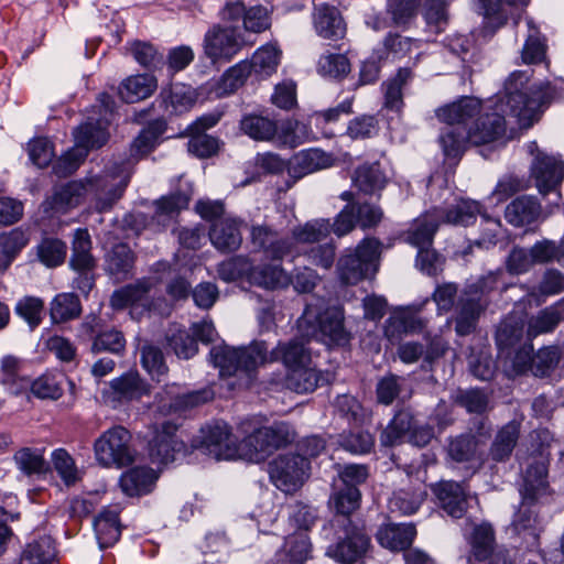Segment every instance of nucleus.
<instances>
[{"label":"nucleus","mask_w":564,"mask_h":564,"mask_svg":"<svg viewBox=\"0 0 564 564\" xmlns=\"http://www.w3.org/2000/svg\"><path fill=\"white\" fill-rule=\"evenodd\" d=\"M529 35L522 50V61L525 64L540 63L545 57L546 45L539 36V32L531 19L527 20Z\"/></svg>","instance_id":"052dcab7"},{"label":"nucleus","mask_w":564,"mask_h":564,"mask_svg":"<svg viewBox=\"0 0 564 564\" xmlns=\"http://www.w3.org/2000/svg\"><path fill=\"white\" fill-rule=\"evenodd\" d=\"M161 98L166 109L173 113L189 110L196 99L194 89L183 84L171 85L170 88L163 89Z\"/></svg>","instance_id":"a19ab883"},{"label":"nucleus","mask_w":564,"mask_h":564,"mask_svg":"<svg viewBox=\"0 0 564 564\" xmlns=\"http://www.w3.org/2000/svg\"><path fill=\"white\" fill-rule=\"evenodd\" d=\"M524 318L518 313H511L499 325L496 341L499 348V357L510 359L523 345H520L523 337Z\"/></svg>","instance_id":"aec40b11"},{"label":"nucleus","mask_w":564,"mask_h":564,"mask_svg":"<svg viewBox=\"0 0 564 564\" xmlns=\"http://www.w3.org/2000/svg\"><path fill=\"white\" fill-rule=\"evenodd\" d=\"M66 251L65 242L56 238H45L37 246V257L46 267L62 264L65 260Z\"/></svg>","instance_id":"bf43d9fd"},{"label":"nucleus","mask_w":564,"mask_h":564,"mask_svg":"<svg viewBox=\"0 0 564 564\" xmlns=\"http://www.w3.org/2000/svg\"><path fill=\"white\" fill-rule=\"evenodd\" d=\"M134 263V256L129 246L116 245L107 258V270L117 279L127 275Z\"/></svg>","instance_id":"8fccbe9b"},{"label":"nucleus","mask_w":564,"mask_h":564,"mask_svg":"<svg viewBox=\"0 0 564 564\" xmlns=\"http://www.w3.org/2000/svg\"><path fill=\"white\" fill-rule=\"evenodd\" d=\"M379 253V240L364 239L355 250H349L339 259L337 270L340 280L346 284H357L373 275L378 270Z\"/></svg>","instance_id":"6e6552de"},{"label":"nucleus","mask_w":564,"mask_h":564,"mask_svg":"<svg viewBox=\"0 0 564 564\" xmlns=\"http://www.w3.org/2000/svg\"><path fill=\"white\" fill-rule=\"evenodd\" d=\"M54 557L53 540L50 536H42L28 544L22 553L20 564H52Z\"/></svg>","instance_id":"49530a36"},{"label":"nucleus","mask_w":564,"mask_h":564,"mask_svg":"<svg viewBox=\"0 0 564 564\" xmlns=\"http://www.w3.org/2000/svg\"><path fill=\"white\" fill-rule=\"evenodd\" d=\"M246 45L238 28L214 24L203 39L205 56L213 63H229Z\"/></svg>","instance_id":"9b49d317"},{"label":"nucleus","mask_w":564,"mask_h":564,"mask_svg":"<svg viewBox=\"0 0 564 564\" xmlns=\"http://www.w3.org/2000/svg\"><path fill=\"white\" fill-rule=\"evenodd\" d=\"M434 492L440 500L442 508L453 518L459 519L466 510L465 488L455 481H443L438 484Z\"/></svg>","instance_id":"cd10ccee"},{"label":"nucleus","mask_w":564,"mask_h":564,"mask_svg":"<svg viewBox=\"0 0 564 564\" xmlns=\"http://www.w3.org/2000/svg\"><path fill=\"white\" fill-rule=\"evenodd\" d=\"M324 310V301L307 303L302 316L297 321V327L302 336L313 338L322 336L330 343L344 345L349 335L344 327V313L339 307Z\"/></svg>","instance_id":"0eeeda50"},{"label":"nucleus","mask_w":564,"mask_h":564,"mask_svg":"<svg viewBox=\"0 0 564 564\" xmlns=\"http://www.w3.org/2000/svg\"><path fill=\"white\" fill-rule=\"evenodd\" d=\"M251 73L248 61L239 62L230 67L218 80L209 82V93L216 98H221L240 88Z\"/></svg>","instance_id":"c85d7f7f"},{"label":"nucleus","mask_w":564,"mask_h":564,"mask_svg":"<svg viewBox=\"0 0 564 564\" xmlns=\"http://www.w3.org/2000/svg\"><path fill=\"white\" fill-rule=\"evenodd\" d=\"M14 312L28 324L30 329L33 330L40 326L43 321L44 301L37 296H23L17 302Z\"/></svg>","instance_id":"09e8293b"},{"label":"nucleus","mask_w":564,"mask_h":564,"mask_svg":"<svg viewBox=\"0 0 564 564\" xmlns=\"http://www.w3.org/2000/svg\"><path fill=\"white\" fill-rule=\"evenodd\" d=\"M354 185L365 194H375L381 191L387 183V177L382 173L379 163L362 164L352 175Z\"/></svg>","instance_id":"58836bf2"},{"label":"nucleus","mask_w":564,"mask_h":564,"mask_svg":"<svg viewBox=\"0 0 564 564\" xmlns=\"http://www.w3.org/2000/svg\"><path fill=\"white\" fill-rule=\"evenodd\" d=\"M96 462L107 468H121L132 464L134 451L131 434L122 426L105 431L94 443Z\"/></svg>","instance_id":"9d476101"},{"label":"nucleus","mask_w":564,"mask_h":564,"mask_svg":"<svg viewBox=\"0 0 564 564\" xmlns=\"http://www.w3.org/2000/svg\"><path fill=\"white\" fill-rule=\"evenodd\" d=\"M281 52L274 45H264L256 51L249 65L251 72L260 76H269L275 72L280 63Z\"/></svg>","instance_id":"3c124183"},{"label":"nucleus","mask_w":564,"mask_h":564,"mask_svg":"<svg viewBox=\"0 0 564 564\" xmlns=\"http://www.w3.org/2000/svg\"><path fill=\"white\" fill-rule=\"evenodd\" d=\"M50 313L54 323H64L78 317L82 305L74 293H59L51 302Z\"/></svg>","instance_id":"79ce46f5"},{"label":"nucleus","mask_w":564,"mask_h":564,"mask_svg":"<svg viewBox=\"0 0 564 564\" xmlns=\"http://www.w3.org/2000/svg\"><path fill=\"white\" fill-rule=\"evenodd\" d=\"M479 443L474 436H460L453 440L448 446L449 456L456 462H481L478 452Z\"/></svg>","instance_id":"13d9d810"},{"label":"nucleus","mask_w":564,"mask_h":564,"mask_svg":"<svg viewBox=\"0 0 564 564\" xmlns=\"http://www.w3.org/2000/svg\"><path fill=\"white\" fill-rule=\"evenodd\" d=\"M532 350V345L528 343L516 351L511 358V375L531 372L535 377H546L556 368L562 357L561 349L556 346L543 347L534 355Z\"/></svg>","instance_id":"ddd939ff"},{"label":"nucleus","mask_w":564,"mask_h":564,"mask_svg":"<svg viewBox=\"0 0 564 564\" xmlns=\"http://www.w3.org/2000/svg\"><path fill=\"white\" fill-rule=\"evenodd\" d=\"M494 530L489 524H480L474 529L470 544L471 552L478 561H484L494 552Z\"/></svg>","instance_id":"4d7b16f0"},{"label":"nucleus","mask_w":564,"mask_h":564,"mask_svg":"<svg viewBox=\"0 0 564 564\" xmlns=\"http://www.w3.org/2000/svg\"><path fill=\"white\" fill-rule=\"evenodd\" d=\"M311 552L306 533L296 532L286 538L283 550L279 553V564H304Z\"/></svg>","instance_id":"ea45409f"},{"label":"nucleus","mask_w":564,"mask_h":564,"mask_svg":"<svg viewBox=\"0 0 564 564\" xmlns=\"http://www.w3.org/2000/svg\"><path fill=\"white\" fill-rule=\"evenodd\" d=\"M335 161L336 159L330 153L321 149H310L294 156L290 173L300 178L315 171L330 167L335 164Z\"/></svg>","instance_id":"bb28decb"},{"label":"nucleus","mask_w":564,"mask_h":564,"mask_svg":"<svg viewBox=\"0 0 564 564\" xmlns=\"http://www.w3.org/2000/svg\"><path fill=\"white\" fill-rule=\"evenodd\" d=\"M293 440L294 432L286 423L262 426L241 442V458L251 462L263 460Z\"/></svg>","instance_id":"1a4fd4ad"},{"label":"nucleus","mask_w":564,"mask_h":564,"mask_svg":"<svg viewBox=\"0 0 564 564\" xmlns=\"http://www.w3.org/2000/svg\"><path fill=\"white\" fill-rule=\"evenodd\" d=\"M158 475L147 467L132 468L120 477L119 485L122 492L129 497H138L150 492Z\"/></svg>","instance_id":"c756f323"},{"label":"nucleus","mask_w":564,"mask_h":564,"mask_svg":"<svg viewBox=\"0 0 564 564\" xmlns=\"http://www.w3.org/2000/svg\"><path fill=\"white\" fill-rule=\"evenodd\" d=\"M487 302L481 297L468 296L465 293L460 296L457 315L455 318V330L458 335L465 336L473 333L477 326L480 314L485 311Z\"/></svg>","instance_id":"b1692460"},{"label":"nucleus","mask_w":564,"mask_h":564,"mask_svg":"<svg viewBox=\"0 0 564 564\" xmlns=\"http://www.w3.org/2000/svg\"><path fill=\"white\" fill-rule=\"evenodd\" d=\"M141 364L147 372L156 380H160L167 370L162 351L153 345L147 344L141 348Z\"/></svg>","instance_id":"69168bd1"},{"label":"nucleus","mask_w":564,"mask_h":564,"mask_svg":"<svg viewBox=\"0 0 564 564\" xmlns=\"http://www.w3.org/2000/svg\"><path fill=\"white\" fill-rule=\"evenodd\" d=\"M426 497V491L423 486H420L414 491L399 490L393 494L389 500V510L392 513L410 516L416 512L421 503Z\"/></svg>","instance_id":"a18cd8bd"},{"label":"nucleus","mask_w":564,"mask_h":564,"mask_svg":"<svg viewBox=\"0 0 564 564\" xmlns=\"http://www.w3.org/2000/svg\"><path fill=\"white\" fill-rule=\"evenodd\" d=\"M209 355L221 377L245 376L247 379L258 367L268 362L280 360L286 370L312 362L311 352L303 339L279 343L271 351L264 341H254L241 349L221 345L213 347Z\"/></svg>","instance_id":"f03ea898"},{"label":"nucleus","mask_w":564,"mask_h":564,"mask_svg":"<svg viewBox=\"0 0 564 564\" xmlns=\"http://www.w3.org/2000/svg\"><path fill=\"white\" fill-rule=\"evenodd\" d=\"M562 319V312L554 306L541 311L536 316L529 321L528 337L529 339L540 334L552 332Z\"/></svg>","instance_id":"6e6d98bb"},{"label":"nucleus","mask_w":564,"mask_h":564,"mask_svg":"<svg viewBox=\"0 0 564 564\" xmlns=\"http://www.w3.org/2000/svg\"><path fill=\"white\" fill-rule=\"evenodd\" d=\"M176 425L164 422L149 443V455L154 464L166 465L175 459V454L183 448V443L176 438Z\"/></svg>","instance_id":"6ab92c4d"},{"label":"nucleus","mask_w":564,"mask_h":564,"mask_svg":"<svg viewBox=\"0 0 564 564\" xmlns=\"http://www.w3.org/2000/svg\"><path fill=\"white\" fill-rule=\"evenodd\" d=\"M158 88V79L151 74H138L127 77L119 86L120 98L129 104L144 100Z\"/></svg>","instance_id":"a878e982"},{"label":"nucleus","mask_w":564,"mask_h":564,"mask_svg":"<svg viewBox=\"0 0 564 564\" xmlns=\"http://www.w3.org/2000/svg\"><path fill=\"white\" fill-rule=\"evenodd\" d=\"M94 529L101 549L113 545L121 534L118 512L116 510L102 511L95 519Z\"/></svg>","instance_id":"c9c22d12"},{"label":"nucleus","mask_w":564,"mask_h":564,"mask_svg":"<svg viewBox=\"0 0 564 564\" xmlns=\"http://www.w3.org/2000/svg\"><path fill=\"white\" fill-rule=\"evenodd\" d=\"M98 102L102 108L100 118H88V121L80 124L74 131L75 144L54 164L53 170L57 176H66L74 173L86 159L90 149L102 147L108 140L107 126L112 117L115 101L107 95L101 94Z\"/></svg>","instance_id":"20e7f679"},{"label":"nucleus","mask_w":564,"mask_h":564,"mask_svg":"<svg viewBox=\"0 0 564 564\" xmlns=\"http://www.w3.org/2000/svg\"><path fill=\"white\" fill-rule=\"evenodd\" d=\"M28 241L25 232L21 229H13L0 236V270L10 265Z\"/></svg>","instance_id":"de8ad7c7"},{"label":"nucleus","mask_w":564,"mask_h":564,"mask_svg":"<svg viewBox=\"0 0 564 564\" xmlns=\"http://www.w3.org/2000/svg\"><path fill=\"white\" fill-rule=\"evenodd\" d=\"M32 393L40 399H58L62 395V388L57 377L45 373L35 379L30 387Z\"/></svg>","instance_id":"338daca9"},{"label":"nucleus","mask_w":564,"mask_h":564,"mask_svg":"<svg viewBox=\"0 0 564 564\" xmlns=\"http://www.w3.org/2000/svg\"><path fill=\"white\" fill-rule=\"evenodd\" d=\"M118 169L117 164L90 178L73 181L55 188L53 195L44 202L45 210L66 213L83 203L90 194L95 199L98 212H105L122 197L131 177V164L124 163Z\"/></svg>","instance_id":"7ed1b4c3"},{"label":"nucleus","mask_w":564,"mask_h":564,"mask_svg":"<svg viewBox=\"0 0 564 564\" xmlns=\"http://www.w3.org/2000/svg\"><path fill=\"white\" fill-rule=\"evenodd\" d=\"M151 283L148 280H142L135 284L127 285L113 292L110 299V304L115 310H122L130 306L137 310L139 306L150 311L149 292Z\"/></svg>","instance_id":"5701e85b"},{"label":"nucleus","mask_w":564,"mask_h":564,"mask_svg":"<svg viewBox=\"0 0 564 564\" xmlns=\"http://www.w3.org/2000/svg\"><path fill=\"white\" fill-rule=\"evenodd\" d=\"M528 151L535 155L531 173L539 192L545 195L554 191L564 178V162L540 151L536 142H530Z\"/></svg>","instance_id":"4468645a"},{"label":"nucleus","mask_w":564,"mask_h":564,"mask_svg":"<svg viewBox=\"0 0 564 564\" xmlns=\"http://www.w3.org/2000/svg\"><path fill=\"white\" fill-rule=\"evenodd\" d=\"M21 360L13 355L0 359V381L14 395L25 392L30 387V380L21 375Z\"/></svg>","instance_id":"7c9ffc66"},{"label":"nucleus","mask_w":564,"mask_h":564,"mask_svg":"<svg viewBox=\"0 0 564 564\" xmlns=\"http://www.w3.org/2000/svg\"><path fill=\"white\" fill-rule=\"evenodd\" d=\"M252 265L246 257H234L221 262L218 267V274L226 282L246 278L249 281V273Z\"/></svg>","instance_id":"0e129e2a"},{"label":"nucleus","mask_w":564,"mask_h":564,"mask_svg":"<svg viewBox=\"0 0 564 564\" xmlns=\"http://www.w3.org/2000/svg\"><path fill=\"white\" fill-rule=\"evenodd\" d=\"M169 346L174 350L178 358L189 359L198 350L195 337L189 336L185 329L173 328L167 335Z\"/></svg>","instance_id":"e2e57ef3"},{"label":"nucleus","mask_w":564,"mask_h":564,"mask_svg":"<svg viewBox=\"0 0 564 564\" xmlns=\"http://www.w3.org/2000/svg\"><path fill=\"white\" fill-rule=\"evenodd\" d=\"M529 77L523 72L512 73L506 82V94L496 105L497 111L487 112L479 99L464 97L435 110V116L448 124L440 134V144L445 156L457 158L471 145H482L501 140L506 133L503 113L517 118L521 128L536 122L546 100L542 89H528Z\"/></svg>","instance_id":"f257e3e1"},{"label":"nucleus","mask_w":564,"mask_h":564,"mask_svg":"<svg viewBox=\"0 0 564 564\" xmlns=\"http://www.w3.org/2000/svg\"><path fill=\"white\" fill-rule=\"evenodd\" d=\"M333 375L318 370L313 362L286 370L284 386L296 393H310L329 383Z\"/></svg>","instance_id":"f3484780"},{"label":"nucleus","mask_w":564,"mask_h":564,"mask_svg":"<svg viewBox=\"0 0 564 564\" xmlns=\"http://www.w3.org/2000/svg\"><path fill=\"white\" fill-rule=\"evenodd\" d=\"M519 430V423L512 421L498 432L490 449L492 459L501 462L510 456L517 444Z\"/></svg>","instance_id":"37998d69"},{"label":"nucleus","mask_w":564,"mask_h":564,"mask_svg":"<svg viewBox=\"0 0 564 564\" xmlns=\"http://www.w3.org/2000/svg\"><path fill=\"white\" fill-rule=\"evenodd\" d=\"M209 238L216 249L223 252L235 251L242 242L240 223L230 218L220 219L213 224Z\"/></svg>","instance_id":"393cba45"},{"label":"nucleus","mask_w":564,"mask_h":564,"mask_svg":"<svg viewBox=\"0 0 564 564\" xmlns=\"http://www.w3.org/2000/svg\"><path fill=\"white\" fill-rule=\"evenodd\" d=\"M148 393V384L138 372L130 371L110 381L107 395L112 403H121L140 399Z\"/></svg>","instance_id":"4be33fe9"},{"label":"nucleus","mask_w":564,"mask_h":564,"mask_svg":"<svg viewBox=\"0 0 564 564\" xmlns=\"http://www.w3.org/2000/svg\"><path fill=\"white\" fill-rule=\"evenodd\" d=\"M480 205L475 200L460 199L446 212L434 209L416 218L405 234V240L420 249L431 247L440 220L451 225L468 226L476 220Z\"/></svg>","instance_id":"423d86ee"},{"label":"nucleus","mask_w":564,"mask_h":564,"mask_svg":"<svg viewBox=\"0 0 564 564\" xmlns=\"http://www.w3.org/2000/svg\"><path fill=\"white\" fill-rule=\"evenodd\" d=\"M520 494L522 502L513 520V527L519 534H528L532 539L531 544H534L539 538V530L535 527L536 516L529 510V507L546 500L551 495L547 481V459L544 456L533 458L528 464L522 476Z\"/></svg>","instance_id":"39448f33"},{"label":"nucleus","mask_w":564,"mask_h":564,"mask_svg":"<svg viewBox=\"0 0 564 564\" xmlns=\"http://www.w3.org/2000/svg\"><path fill=\"white\" fill-rule=\"evenodd\" d=\"M332 231L328 219H314L292 230L293 240L302 243H313L325 239Z\"/></svg>","instance_id":"603ef678"},{"label":"nucleus","mask_w":564,"mask_h":564,"mask_svg":"<svg viewBox=\"0 0 564 564\" xmlns=\"http://www.w3.org/2000/svg\"><path fill=\"white\" fill-rule=\"evenodd\" d=\"M413 416L408 411L398 412L389 425L381 433L380 442L384 446H394L409 441L413 429Z\"/></svg>","instance_id":"e433bc0d"},{"label":"nucleus","mask_w":564,"mask_h":564,"mask_svg":"<svg viewBox=\"0 0 564 564\" xmlns=\"http://www.w3.org/2000/svg\"><path fill=\"white\" fill-rule=\"evenodd\" d=\"M369 536L360 529L347 530L345 538L329 545L326 555L340 564H354L360 560L369 547Z\"/></svg>","instance_id":"dca6fc26"},{"label":"nucleus","mask_w":564,"mask_h":564,"mask_svg":"<svg viewBox=\"0 0 564 564\" xmlns=\"http://www.w3.org/2000/svg\"><path fill=\"white\" fill-rule=\"evenodd\" d=\"M202 446L217 460L241 458V443L237 445L225 422H216L202 430Z\"/></svg>","instance_id":"2eb2a0df"},{"label":"nucleus","mask_w":564,"mask_h":564,"mask_svg":"<svg viewBox=\"0 0 564 564\" xmlns=\"http://www.w3.org/2000/svg\"><path fill=\"white\" fill-rule=\"evenodd\" d=\"M251 242L254 248L276 260L290 254L294 247L291 239L281 237L278 231L264 225L251 228Z\"/></svg>","instance_id":"412c9836"},{"label":"nucleus","mask_w":564,"mask_h":564,"mask_svg":"<svg viewBox=\"0 0 564 564\" xmlns=\"http://www.w3.org/2000/svg\"><path fill=\"white\" fill-rule=\"evenodd\" d=\"M311 465L302 455H280L269 465L273 485L285 494L297 491L310 477Z\"/></svg>","instance_id":"f8f14e48"},{"label":"nucleus","mask_w":564,"mask_h":564,"mask_svg":"<svg viewBox=\"0 0 564 564\" xmlns=\"http://www.w3.org/2000/svg\"><path fill=\"white\" fill-rule=\"evenodd\" d=\"M313 26L318 36L337 41L346 35L347 26L339 10L327 3H316Z\"/></svg>","instance_id":"a211bd4d"},{"label":"nucleus","mask_w":564,"mask_h":564,"mask_svg":"<svg viewBox=\"0 0 564 564\" xmlns=\"http://www.w3.org/2000/svg\"><path fill=\"white\" fill-rule=\"evenodd\" d=\"M91 239L87 229L75 230L72 240L70 267L74 270L85 272L95 267V258L91 254Z\"/></svg>","instance_id":"473e14b6"},{"label":"nucleus","mask_w":564,"mask_h":564,"mask_svg":"<svg viewBox=\"0 0 564 564\" xmlns=\"http://www.w3.org/2000/svg\"><path fill=\"white\" fill-rule=\"evenodd\" d=\"M249 282L267 290H275L286 288L291 279L280 264H264L252 267Z\"/></svg>","instance_id":"72a5a7b5"},{"label":"nucleus","mask_w":564,"mask_h":564,"mask_svg":"<svg viewBox=\"0 0 564 564\" xmlns=\"http://www.w3.org/2000/svg\"><path fill=\"white\" fill-rule=\"evenodd\" d=\"M158 139H159V133L156 130H154L152 128L142 130L131 144V149H130L131 158L128 160L120 161V162H117V161L111 162L106 167H111L115 164H117L118 169L116 171H118L122 166V164L129 162L131 164V174H132L133 166H134L135 162L140 158L149 154L155 148V145L158 143Z\"/></svg>","instance_id":"c03bdc74"},{"label":"nucleus","mask_w":564,"mask_h":564,"mask_svg":"<svg viewBox=\"0 0 564 564\" xmlns=\"http://www.w3.org/2000/svg\"><path fill=\"white\" fill-rule=\"evenodd\" d=\"M241 131L256 141L271 142L276 132V121L259 115H246L240 120Z\"/></svg>","instance_id":"4c0bfd02"},{"label":"nucleus","mask_w":564,"mask_h":564,"mask_svg":"<svg viewBox=\"0 0 564 564\" xmlns=\"http://www.w3.org/2000/svg\"><path fill=\"white\" fill-rule=\"evenodd\" d=\"M360 501V491L355 486H347L333 496V502L336 511L344 516L352 513Z\"/></svg>","instance_id":"774afa93"},{"label":"nucleus","mask_w":564,"mask_h":564,"mask_svg":"<svg viewBox=\"0 0 564 564\" xmlns=\"http://www.w3.org/2000/svg\"><path fill=\"white\" fill-rule=\"evenodd\" d=\"M415 534V527L411 523L388 524L379 529L377 539L383 547L400 551L412 544Z\"/></svg>","instance_id":"2f4dec72"},{"label":"nucleus","mask_w":564,"mask_h":564,"mask_svg":"<svg viewBox=\"0 0 564 564\" xmlns=\"http://www.w3.org/2000/svg\"><path fill=\"white\" fill-rule=\"evenodd\" d=\"M540 205L532 197L523 196L512 200L506 208L507 221L516 227L530 225L540 216Z\"/></svg>","instance_id":"f704fd0d"},{"label":"nucleus","mask_w":564,"mask_h":564,"mask_svg":"<svg viewBox=\"0 0 564 564\" xmlns=\"http://www.w3.org/2000/svg\"><path fill=\"white\" fill-rule=\"evenodd\" d=\"M411 77L408 68H401L397 75L384 83V105L387 108L399 111L403 106L402 88Z\"/></svg>","instance_id":"864d4df0"},{"label":"nucleus","mask_w":564,"mask_h":564,"mask_svg":"<svg viewBox=\"0 0 564 564\" xmlns=\"http://www.w3.org/2000/svg\"><path fill=\"white\" fill-rule=\"evenodd\" d=\"M52 463L62 480L67 485H74L79 480V470L75 460L64 448H57L52 453Z\"/></svg>","instance_id":"680f3d73"},{"label":"nucleus","mask_w":564,"mask_h":564,"mask_svg":"<svg viewBox=\"0 0 564 564\" xmlns=\"http://www.w3.org/2000/svg\"><path fill=\"white\" fill-rule=\"evenodd\" d=\"M317 72L322 76L341 78L350 72V62L344 54L326 53L317 62Z\"/></svg>","instance_id":"5fc2aeb1"}]
</instances>
